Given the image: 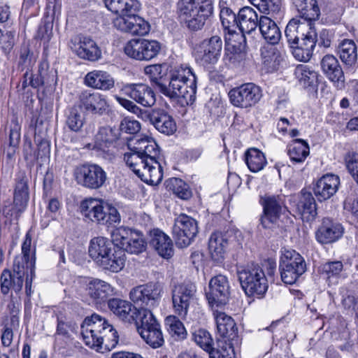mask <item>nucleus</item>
<instances>
[{
    "instance_id": "63",
    "label": "nucleus",
    "mask_w": 358,
    "mask_h": 358,
    "mask_svg": "<svg viewBox=\"0 0 358 358\" xmlns=\"http://www.w3.org/2000/svg\"><path fill=\"white\" fill-rule=\"evenodd\" d=\"M20 126L15 123L9 134V145L17 146L20 139Z\"/></svg>"
},
{
    "instance_id": "41",
    "label": "nucleus",
    "mask_w": 358,
    "mask_h": 358,
    "mask_svg": "<svg viewBox=\"0 0 358 358\" xmlns=\"http://www.w3.org/2000/svg\"><path fill=\"white\" fill-rule=\"evenodd\" d=\"M106 7L118 15L136 13L140 8L138 0H104Z\"/></svg>"
},
{
    "instance_id": "61",
    "label": "nucleus",
    "mask_w": 358,
    "mask_h": 358,
    "mask_svg": "<svg viewBox=\"0 0 358 358\" xmlns=\"http://www.w3.org/2000/svg\"><path fill=\"white\" fill-rule=\"evenodd\" d=\"M122 132L128 134H136L141 129V124L137 120L124 119L120 125Z\"/></svg>"
},
{
    "instance_id": "45",
    "label": "nucleus",
    "mask_w": 358,
    "mask_h": 358,
    "mask_svg": "<svg viewBox=\"0 0 358 358\" xmlns=\"http://www.w3.org/2000/svg\"><path fill=\"white\" fill-rule=\"evenodd\" d=\"M263 63L273 71L278 69L283 61V55L273 45H267L261 49Z\"/></svg>"
},
{
    "instance_id": "49",
    "label": "nucleus",
    "mask_w": 358,
    "mask_h": 358,
    "mask_svg": "<svg viewBox=\"0 0 358 358\" xmlns=\"http://www.w3.org/2000/svg\"><path fill=\"white\" fill-rule=\"evenodd\" d=\"M166 184L169 190L182 199H187L192 195L188 185L180 178H170L166 182Z\"/></svg>"
},
{
    "instance_id": "57",
    "label": "nucleus",
    "mask_w": 358,
    "mask_h": 358,
    "mask_svg": "<svg viewBox=\"0 0 358 358\" xmlns=\"http://www.w3.org/2000/svg\"><path fill=\"white\" fill-rule=\"evenodd\" d=\"M210 358H235L233 343L224 344L220 349L210 352Z\"/></svg>"
},
{
    "instance_id": "37",
    "label": "nucleus",
    "mask_w": 358,
    "mask_h": 358,
    "mask_svg": "<svg viewBox=\"0 0 358 358\" xmlns=\"http://www.w3.org/2000/svg\"><path fill=\"white\" fill-rule=\"evenodd\" d=\"M323 72L333 82H343V72L338 59L331 55H325L321 61Z\"/></svg>"
},
{
    "instance_id": "43",
    "label": "nucleus",
    "mask_w": 358,
    "mask_h": 358,
    "mask_svg": "<svg viewBox=\"0 0 358 358\" xmlns=\"http://www.w3.org/2000/svg\"><path fill=\"white\" fill-rule=\"evenodd\" d=\"M309 145L303 139H294L288 146V155L293 163L299 164L303 162L309 155Z\"/></svg>"
},
{
    "instance_id": "9",
    "label": "nucleus",
    "mask_w": 358,
    "mask_h": 358,
    "mask_svg": "<svg viewBox=\"0 0 358 358\" xmlns=\"http://www.w3.org/2000/svg\"><path fill=\"white\" fill-rule=\"evenodd\" d=\"M81 211L85 217L101 224L119 223L120 216L117 210L101 200L87 199L81 203Z\"/></svg>"
},
{
    "instance_id": "42",
    "label": "nucleus",
    "mask_w": 358,
    "mask_h": 358,
    "mask_svg": "<svg viewBox=\"0 0 358 358\" xmlns=\"http://www.w3.org/2000/svg\"><path fill=\"white\" fill-rule=\"evenodd\" d=\"M22 256L15 259V262L20 259L22 265L24 264L27 271H29L31 278L34 275L35 268V250L31 249V237L29 233L25 236V239L22 245Z\"/></svg>"
},
{
    "instance_id": "1",
    "label": "nucleus",
    "mask_w": 358,
    "mask_h": 358,
    "mask_svg": "<svg viewBox=\"0 0 358 358\" xmlns=\"http://www.w3.org/2000/svg\"><path fill=\"white\" fill-rule=\"evenodd\" d=\"M129 152L124 155L127 165L143 182L158 185L163 178L162 166L157 160L159 149L157 143L146 137L137 138L128 144Z\"/></svg>"
},
{
    "instance_id": "31",
    "label": "nucleus",
    "mask_w": 358,
    "mask_h": 358,
    "mask_svg": "<svg viewBox=\"0 0 358 358\" xmlns=\"http://www.w3.org/2000/svg\"><path fill=\"white\" fill-rule=\"evenodd\" d=\"M86 292L95 303H100L113 295L114 289L109 283L96 278L88 282Z\"/></svg>"
},
{
    "instance_id": "47",
    "label": "nucleus",
    "mask_w": 358,
    "mask_h": 358,
    "mask_svg": "<svg viewBox=\"0 0 358 358\" xmlns=\"http://www.w3.org/2000/svg\"><path fill=\"white\" fill-rule=\"evenodd\" d=\"M338 52L341 61L346 65L352 66L357 59V47L352 40H344L339 45Z\"/></svg>"
},
{
    "instance_id": "26",
    "label": "nucleus",
    "mask_w": 358,
    "mask_h": 358,
    "mask_svg": "<svg viewBox=\"0 0 358 358\" xmlns=\"http://www.w3.org/2000/svg\"><path fill=\"white\" fill-rule=\"evenodd\" d=\"M214 317L219 335L225 339L224 344L233 343L234 345L238 344V328L231 317L217 310H214Z\"/></svg>"
},
{
    "instance_id": "30",
    "label": "nucleus",
    "mask_w": 358,
    "mask_h": 358,
    "mask_svg": "<svg viewBox=\"0 0 358 358\" xmlns=\"http://www.w3.org/2000/svg\"><path fill=\"white\" fill-rule=\"evenodd\" d=\"M339 185L338 176L326 174L317 180L314 187L315 195L319 201L327 200L337 192Z\"/></svg>"
},
{
    "instance_id": "14",
    "label": "nucleus",
    "mask_w": 358,
    "mask_h": 358,
    "mask_svg": "<svg viewBox=\"0 0 358 358\" xmlns=\"http://www.w3.org/2000/svg\"><path fill=\"white\" fill-rule=\"evenodd\" d=\"M197 233V222L192 217L180 214L175 219L172 234L178 247L182 248L189 245Z\"/></svg>"
},
{
    "instance_id": "32",
    "label": "nucleus",
    "mask_w": 358,
    "mask_h": 358,
    "mask_svg": "<svg viewBox=\"0 0 358 358\" xmlns=\"http://www.w3.org/2000/svg\"><path fill=\"white\" fill-rule=\"evenodd\" d=\"M85 84L92 88L109 90L114 87L115 81L106 71L94 70L85 76Z\"/></svg>"
},
{
    "instance_id": "44",
    "label": "nucleus",
    "mask_w": 358,
    "mask_h": 358,
    "mask_svg": "<svg viewBox=\"0 0 358 358\" xmlns=\"http://www.w3.org/2000/svg\"><path fill=\"white\" fill-rule=\"evenodd\" d=\"M297 209L303 220L308 222L315 218L317 215L316 204L315 199L310 193L302 194L297 205Z\"/></svg>"
},
{
    "instance_id": "13",
    "label": "nucleus",
    "mask_w": 358,
    "mask_h": 358,
    "mask_svg": "<svg viewBox=\"0 0 358 358\" xmlns=\"http://www.w3.org/2000/svg\"><path fill=\"white\" fill-rule=\"evenodd\" d=\"M73 177L78 185L90 189L100 188L107 178L105 171L96 164L76 166L73 171Z\"/></svg>"
},
{
    "instance_id": "28",
    "label": "nucleus",
    "mask_w": 358,
    "mask_h": 358,
    "mask_svg": "<svg viewBox=\"0 0 358 358\" xmlns=\"http://www.w3.org/2000/svg\"><path fill=\"white\" fill-rule=\"evenodd\" d=\"M343 234V228L341 224L329 218H324L316 232V238L318 242L327 244L338 240Z\"/></svg>"
},
{
    "instance_id": "20",
    "label": "nucleus",
    "mask_w": 358,
    "mask_h": 358,
    "mask_svg": "<svg viewBox=\"0 0 358 358\" xmlns=\"http://www.w3.org/2000/svg\"><path fill=\"white\" fill-rule=\"evenodd\" d=\"M222 48L221 38L213 36L196 46L194 53L195 59L203 65L215 64L220 57Z\"/></svg>"
},
{
    "instance_id": "48",
    "label": "nucleus",
    "mask_w": 358,
    "mask_h": 358,
    "mask_svg": "<svg viewBox=\"0 0 358 358\" xmlns=\"http://www.w3.org/2000/svg\"><path fill=\"white\" fill-rule=\"evenodd\" d=\"M300 17L305 22L315 21L319 18L320 11L316 0H308L301 7L296 8Z\"/></svg>"
},
{
    "instance_id": "62",
    "label": "nucleus",
    "mask_w": 358,
    "mask_h": 358,
    "mask_svg": "<svg viewBox=\"0 0 358 358\" xmlns=\"http://www.w3.org/2000/svg\"><path fill=\"white\" fill-rule=\"evenodd\" d=\"M3 40V45L2 48L3 49L5 53H8L13 48L15 43V35L14 31H8L6 34L1 36V41Z\"/></svg>"
},
{
    "instance_id": "34",
    "label": "nucleus",
    "mask_w": 358,
    "mask_h": 358,
    "mask_svg": "<svg viewBox=\"0 0 358 358\" xmlns=\"http://www.w3.org/2000/svg\"><path fill=\"white\" fill-rule=\"evenodd\" d=\"M258 26L262 37L269 45H275L279 42L281 32L276 23L270 17L261 16Z\"/></svg>"
},
{
    "instance_id": "39",
    "label": "nucleus",
    "mask_w": 358,
    "mask_h": 358,
    "mask_svg": "<svg viewBox=\"0 0 358 358\" xmlns=\"http://www.w3.org/2000/svg\"><path fill=\"white\" fill-rule=\"evenodd\" d=\"M106 7L118 15L136 13L140 8L138 0H104Z\"/></svg>"
},
{
    "instance_id": "38",
    "label": "nucleus",
    "mask_w": 358,
    "mask_h": 358,
    "mask_svg": "<svg viewBox=\"0 0 358 358\" xmlns=\"http://www.w3.org/2000/svg\"><path fill=\"white\" fill-rule=\"evenodd\" d=\"M28 200V178L24 173H22L17 179L13 203L17 210L20 211L25 208Z\"/></svg>"
},
{
    "instance_id": "36",
    "label": "nucleus",
    "mask_w": 358,
    "mask_h": 358,
    "mask_svg": "<svg viewBox=\"0 0 358 358\" xmlns=\"http://www.w3.org/2000/svg\"><path fill=\"white\" fill-rule=\"evenodd\" d=\"M115 139L116 137L111 129L101 127L94 136L93 149L101 151L108 156H112L113 154L110 148L113 146Z\"/></svg>"
},
{
    "instance_id": "8",
    "label": "nucleus",
    "mask_w": 358,
    "mask_h": 358,
    "mask_svg": "<svg viewBox=\"0 0 358 358\" xmlns=\"http://www.w3.org/2000/svg\"><path fill=\"white\" fill-rule=\"evenodd\" d=\"M237 274L243 289L248 296H262L268 289V282L262 268L252 264L238 269Z\"/></svg>"
},
{
    "instance_id": "50",
    "label": "nucleus",
    "mask_w": 358,
    "mask_h": 358,
    "mask_svg": "<svg viewBox=\"0 0 358 358\" xmlns=\"http://www.w3.org/2000/svg\"><path fill=\"white\" fill-rule=\"evenodd\" d=\"M295 74L299 78L300 83L304 87L313 85L317 80V73L307 65H299L297 66Z\"/></svg>"
},
{
    "instance_id": "27",
    "label": "nucleus",
    "mask_w": 358,
    "mask_h": 358,
    "mask_svg": "<svg viewBox=\"0 0 358 358\" xmlns=\"http://www.w3.org/2000/svg\"><path fill=\"white\" fill-rule=\"evenodd\" d=\"M79 100L84 109L93 115H101L106 113L109 105L105 96L91 90L83 92Z\"/></svg>"
},
{
    "instance_id": "11",
    "label": "nucleus",
    "mask_w": 358,
    "mask_h": 358,
    "mask_svg": "<svg viewBox=\"0 0 358 358\" xmlns=\"http://www.w3.org/2000/svg\"><path fill=\"white\" fill-rule=\"evenodd\" d=\"M139 315L140 322L136 328L142 338L153 348L161 347L164 342L162 332L150 308H143Z\"/></svg>"
},
{
    "instance_id": "19",
    "label": "nucleus",
    "mask_w": 358,
    "mask_h": 358,
    "mask_svg": "<svg viewBox=\"0 0 358 358\" xmlns=\"http://www.w3.org/2000/svg\"><path fill=\"white\" fill-rule=\"evenodd\" d=\"M264 213L261 224L264 228L271 229L278 224L284 208V201L280 196L265 195L261 198Z\"/></svg>"
},
{
    "instance_id": "51",
    "label": "nucleus",
    "mask_w": 358,
    "mask_h": 358,
    "mask_svg": "<svg viewBox=\"0 0 358 358\" xmlns=\"http://www.w3.org/2000/svg\"><path fill=\"white\" fill-rule=\"evenodd\" d=\"M167 329L172 336H176L180 338H184L186 330L181 321L175 315H169L165 319Z\"/></svg>"
},
{
    "instance_id": "10",
    "label": "nucleus",
    "mask_w": 358,
    "mask_h": 358,
    "mask_svg": "<svg viewBox=\"0 0 358 358\" xmlns=\"http://www.w3.org/2000/svg\"><path fill=\"white\" fill-rule=\"evenodd\" d=\"M306 269V262L299 253L291 249H282L280 271L284 283L294 284L305 273Z\"/></svg>"
},
{
    "instance_id": "17",
    "label": "nucleus",
    "mask_w": 358,
    "mask_h": 358,
    "mask_svg": "<svg viewBox=\"0 0 358 358\" xmlns=\"http://www.w3.org/2000/svg\"><path fill=\"white\" fill-rule=\"evenodd\" d=\"M229 96L234 106L246 108L255 106L262 98V93L259 86L248 83L231 90Z\"/></svg>"
},
{
    "instance_id": "22",
    "label": "nucleus",
    "mask_w": 358,
    "mask_h": 358,
    "mask_svg": "<svg viewBox=\"0 0 358 358\" xmlns=\"http://www.w3.org/2000/svg\"><path fill=\"white\" fill-rule=\"evenodd\" d=\"M69 47L77 56L83 59L94 62L101 56V50L96 42L88 37H73L70 41Z\"/></svg>"
},
{
    "instance_id": "15",
    "label": "nucleus",
    "mask_w": 358,
    "mask_h": 358,
    "mask_svg": "<svg viewBox=\"0 0 358 358\" xmlns=\"http://www.w3.org/2000/svg\"><path fill=\"white\" fill-rule=\"evenodd\" d=\"M161 50L160 43L155 40L131 39L124 46V51L129 57L139 61H149L155 57Z\"/></svg>"
},
{
    "instance_id": "53",
    "label": "nucleus",
    "mask_w": 358,
    "mask_h": 358,
    "mask_svg": "<svg viewBox=\"0 0 358 358\" xmlns=\"http://www.w3.org/2000/svg\"><path fill=\"white\" fill-rule=\"evenodd\" d=\"M115 98L117 101L125 109L136 115L138 118L143 120L144 115H146L148 110L141 109L133 101L120 96L116 95L115 96Z\"/></svg>"
},
{
    "instance_id": "64",
    "label": "nucleus",
    "mask_w": 358,
    "mask_h": 358,
    "mask_svg": "<svg viewBox=\"0 0 358 358\" xmlns=\"http://www.w3.org/2000/svg\"><path fill=\"white\" fill-rule=\"evenodd\" d=\"M344 208L345 210L350 211L355 217H358V196L353 200L348 199L345 202Z\"/></svg>"
},
{
    "instance_id": "59",
    "label": "nucleus",
    "mask_w": 358,
    "mask_h": 358,
    "mask_svg": "<svg viewBox=\"0 0 358 358\" xmlns=\"http://www.w3.org/2000/svg\"><path fill=\"white\" fill-rule=\"evenodd\" d=\"M162 65L161 64H152L148 65L144 68V73L148 76L150 80L154 82L159 87V83H161L159 79H161L164 75L162 72Z\"/></svg>"
},
{
    "instance_id": "6",
    "label": "nucleus",
    "mask_w": 358,
    "mask_h": 358,
    "mask_svg": "<svg viewBox=\"0 0 358 358\" xmlns=\"http://www.w3.org/2000/svg\"><path fill=\"white\" fill-rule=\"evenodd\" d=\"M88 252L90 257L103 268L112 272L121 271L125 264L123 250H115L112 243L104 237H96L91 240Z\"/></svg>"
},
{
    "instance_id": "46",
    "label": "nucleus",
    "mask_w": 358,
    "mask_h": 358,
    "mask_svg": "<svg viewBox=\"0 0 358 358\" xmlns=\"http://www.w3.org/2000/svg\"><path fill=\"white\" fill-rule=\"evenodd\" d=\"M245 162L252 172H258L266 164V157L262 152L257 148H250L245 152Z\"/></svg>"
},
{
    "instance_id": "2",
    "label": "nucleus",
    "mask_w": 358,
    "mask_h": 358,
    "mask_svg": "<svg viewBox=\"0 0 358 358\" xmlns=\"http://www.w3.org/2000/svg\"><path fill=\"white\" fill-rule=\"evenodd\" d=\"M162 292L163 287L160 283H148L138 286L130 292V299L135 303L142 306L139 309L133 306L131 303L118 299L109 300L108 306L120 320L127 323L135 322L136 326L139 324V313L141 310L155 306Z\"/></svg>"
},
{
    "instance_id": "29",
    "label": "nucleus",
    "mask_w": 358,
    "mask_h": 358,
    "mask_svg": "<svg viewBox=\"0 0 358 358\" xmlns=\"http://www.w3.org/2000/svg\"><path fill=\"white\" fill-rule=\"evenodd\" d=\"M259 18L256 11L249 6L239 10L238 13L237 27L241 31L240 38L245 41V34H250L259 25ZM239 36L238 34L236 35Z\"/></svg>"
},
{
    "instance_id": "56",
    "label": "nucleus",
    "mask_w": 358,
    "mask_h": 358,
    "mask_svg": "<svg viewBox=\"0 0 358 358\" xmlns=\"http://www.w3.org/2000/svg\"><path fill=\"white\" fill-rule=\"evenodd\" d=\"M262 13L278 15L281 10L279 0H262L259 5L256 6Z\"/></svg>"
},
{
    "instance_id": "40",
    "label": "nucleus",
    "mask_w": 358,
    "mask_h": 358,
    "mask_svg": "<svg viewBox=\"0 0 358 358\" xmlns=\"http://www.w3.org/2000/svg\"><path fill=\"white\" fill-rule=\"evenodd\" d=\"M106 7L118 15L136 13L140 8L138 0H104Z\"/></svg>"
},
{
    "instance_id": "21",
    "label": "nucleus",
    "mask_w": 358,
    "mask_h": 358,
    "mask_svg": "<svg viewBox=\"0 0 358 358\" xmlns=\"http://www.w3.org/2000/svg\"><path fill=\"white\" fill-rule=\"evenodd\" d=\"M229 295L230 287L226 276L218 275L211 278L206 297L213 308L225 305Z\"/></svg>"
},
{
    "instance_id": "58",
    "label": "nucleus",
    "mask_w": 358,
    "mask_h": 358,
    "mask_svg": "<svg viewBox=\"0 0 358 358\" xmlns=\"http://www.w3.org/2000/svg\"><path fill=\"white\" fill-rule=\"evenodd\" d=\"M343 268V263L340 261L329 262L322 266V272L326 275L327 278H329L338 275Z\"/></svg>"
},
{
    "instance_id": "4",
    "label": "nucleus",
    "mask_w": 358,
    "mask_h": 358,
    "mask_svg": "<svg viewBox=\"0 0 358 358\" xmlns=\"http://www.w3.org/2000/svg\"><path fill=\"white\" fill-rule=\"evenodd\" d=\"M285 37L292 54L299 61L308 62L316 44V31L308 22L292 19L287 24Z\"/></svg>"
},
{
    "instance_id": "25",
    "label": "nucleus",
    "mask_w": 358,
    "mask_h": 358,
    "mask_svg": "<svg viewBox=\"0 0 358 358\" xmlns=\"http://www.w3.org/2000/svg\"><path fill=\"white\" fill-rule=\"evenodd\" d=\"M120 91L122 94L145 107H152L156 102L155 94L152 88L143 83L124 85Z\"/></svg>"
},
{
    "instance_id": "5",
    "label": "nucleus",
    "mask_w": 358,
    "mask_h": 358,
    "mask_svg": "<svg viewBox=\"0 0 358 358\" xmlns=\"http://www.w3.org/2000/svg\"><path fill=\"white\" fill-rule=\"evenodd\" d=\"M159 90L171 99H180L182 105H191L196 98V76L189 67L181 65L172 71L169 86L159 83Z\"/></svg>"
},
{
    "instance_id": "23",
    "label": "nucleus",
    "mask_w": 358,
    "mask_h": 358,
    "mask_svg": "<svg viewBox=\"0 0 358 358\" xmlns=\"http://www.w3.org/2000/svg\"><path fill=\"white\" fill-rule=\"evenodd\" d=\"M20 259L14 262V273L13 275L9 270H4L1 273V292L6 294L8 292L11 287H13L16 291H20L23 285V278L26 275V289L28 292V276L30 274L29 271H27L24 264L20 265Z\"/></svg>"
},
{
    "instance_id": "3",
    "label": "nucleus",
    "mask_w": 358,
    "mask_h": 358,
    "mask_svg": "<svg viewBox=\"0 0 358 358\" xmlns=\"http://www.w3.org/2000/svg\"><path fill=\"white\" fill-rule=\"evenodd\" d=\"M83 339L90 348L103 353L113 349L118 343V335L113 327L100 315L93 314L81 325Z\"/></svg>"
},
{
    "instance_id": "18",
    "label": "nucleus",
    "mask_w": 358,
    "mask_h": 358,
    "mask_svg": "<svg viewBox=\"0 0 358 358\" xmlns=\"http://www.w3.org/2000/svg\"><path fill=\"white\" fill-rule=\"evenodd\" d=\"M113 27L123 33L145 36L150 31V24L143 18L131 13L117 15L113 20Z\"/></svg>"
},
{
    "instance_id": "35",
    "label": "nucleus",
    "mask_w": 358,
    "mask_h": 358,
    "mask_svg": "<svg viewBox=\"0 0 358 358\" xmlns=\"http://www.w3.org/2000/svg\"><path fill=\"white\" fill-rule=\"evenodd\" d=\"M228 242L226 234L221 232H215L211 234L208 242V250L213 261L220 262L224 259Z\"/></svg>"
},
{
    "instance_id": "12",
    "label": "nucleus",
    "mask_w": 358,
    "mask_h": 358,
    "mask_svg": "<svg viewBox=\"0 0 358 358\" xmlns=\"http://www.w3.org/2000/svg\"><path fill=\"white\" fill-rule=\"evenodd\" d=\"M111 238L115 245L131 254H139L146 248L143 235L129 228L120 227L114 229Z\"/></svg>"
},
{
    "instance_id": "16",
    "label": "nucleus",
    "mask_w": 358,
    "mask_h": 358,
    "mask_svg": "<svg viewBox=\"0 0 358 358\" xmlns=\"http://www.w3.org/2000/svg\"><path fill=\"white\" fill-rule=\"evenodd\" d=\"M196 291V286L192 282L177 285L172 290L174 312L182 320L187 317L189 306L194 299Z\"/></svg>"
},
{
    "instance_id": "55",
    "label": "nucleus",
    "mask_w": 358,
    "mask_h": 358,
    "mask_svg": "<svg viewBox=\"0 0 358 358\" xmlns=\"http://www.w3.org/2000/svg\"><path fill=\"white\" fill-rule=\"evenodd\" d=\"M84 124V119L81 114L76 110L72 109L67 117L66 125L73 131H79Z\"/></svg>"
},
{
    "instance_id": "33",
    "label": "nucleus",
    "mask_w": 358,
    "mask_h": 358,
    "mask_svg": "<svg viewBox=\"0 0 358 358\" xmlns=\"http://www.w3.org/2000/svg\"><path fill=\"white\" fill-rule=\"evenodd\" d=\"M150 244L164 258L171 257L173 253L171 239L158 229L151 231Z\"/></svg>"
},
{
    "instance_id": "54",
    "label": "nucleus",
    "mask_w": 358,
    "mask_h": 358,
    "mask_svg": "<svg viewBox=\"0 0 358 358\" xmlns=\"http://www.w3.org/2000/svg\"><path fill=\"white\" fill-rule=\"evenodd\" d=\"M195 343L206 351L212 350L213 340L210 334L205 330L199 329L194 335Z\"/></svg>"
},
{
    "instance_id": "52",
    "label": "nucleus",
    "mask_w": 358,
    "mask_h": 358,
    "mask_svg": "<svg viewBox=\"0 0 358 358\" xmlns=\"http://www.w3.org/2000/svg\"><path fill=\"white\" fill-rule=\"evenodd\" d=\"M220 16L224 28L229 33L233 32V28L237 27L238 14L236 15L231 8L224 6L221 8Z\"/></svg>"
},
{
    "instance_id": "7",
    "label": "nucleus",
    "mask_w": 358,
    "mask_h": 358,
    "mask_svg": "<svg viewBox=\"0 0 358 358\" xmlns=\"http://www.w3.org/2000/svg\"><path fill=\"white\" fill-rule=\"evenodd\" d=\"M178 12L181 21L189 29L199 30L213 14V0H179Z\"/></svg>"
},
{
    "instance_id": "60",
    "label": "nucleus",
    "mask_w": 358,
    "mask_h": 358,
    "mask_svg": "<svg viewBox=\"0 0 358 358\" xmlns=\"http://www.w3.org/2000/svg\"><path fill=\"white\" fill-rule=\"evenodd\" d=\"M345 162L348 171L358 183V154L349 153L345 158Z\"/></svg>"
},
{
    "instance_id": "24",
    "label": "nucleus",
    "mask_w": 358,
    "mask_h": 358,
    "mask_svg": "<svg viewBox=\"0 0 358 358\" xmlns=\"http://www.w3.org/2000/svg\"><path fill=\"white\" fill-rule=\"evenodd\" d=\"M143 121L150 122L159 132L171 135L176 131V124L166 111L162 108L148 110Z\"/></svg>"
}]
</instances>
